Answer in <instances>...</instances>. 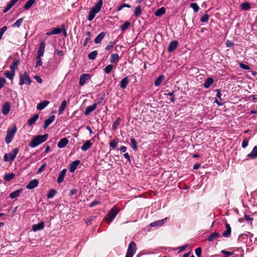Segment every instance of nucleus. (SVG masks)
<instances>
[{
  "instance_id": "nucleus-1",
  "label": "nucleus",
  "mask_w": 257,
  "mask_h": 257,
  "mask_svg": "<svg viewBox=\"0 0 257 257\" xmlns=\"http://www.w3.org/2000/svg\"><path fill=\"white\" fill-rule=\"evenodd\" d=\"M48 136L47 134L35 136L29 144V146L32 148L37 147L45 142L47 140Z\"/></svg>"
},
{
  "instance_id": "nucleus-2",
  "label": "nucleus",
  "mask_w": 257,
  "mask_h": 257,
  "mask_svg": "<svg viewBox=\"0 0 257 257\" xmlns=\"http://www.w3.org/2000/svg\"><path fill=\"white\" fill-rule=\"evenodd\" d=\"M17 130V128L16 125L13 126L11 128H8L6 137L5 138V142L7 144H9L12 142Z\"/></svg>"
},
{
  "instance_id": "nucleus-3",
  "label": "nucleus",
  "mask_w": 257,
  "mask_h": 257,
  "mask_svg": "<svg viewBox=\"0 0 257 257\" xmlns=\"http://www.w3.org/2000/svg\"><path fill=\"white\" fill-rule=\"evenodd\" d=\"M119 211V209L115 206L112 208L107 213V216L105 217L106 221L109 223L111 222L116 217Z\"/></svg>"
},
{
  "instance_id": "nucleus-4",
  "label": "nucleus",
  "mask_w": 257,
  "mask_h": 257,
  "mask_svg": "<svg viewBox=\"0 0 257 257\" xmlns=\"http://www.w3.org/2000/svg\"><path fill=\"white\" fill-rule=\"evenodd\" d=\"M19 152V149L16 148L14 149L12 153L5 154L4 156V160L5 162H10L13 161L16 157Z\"/></svg>"
},
{
  "instance_id": "nucleus-5",
  "label": "nucleus",
  "mask_w": 257,
  "mask_h": 257,
  "mask_svg": "<svg viewBox=\"0 0 257 257\" xmlns=\"http://www.w3.org/2000/svg\"><path fill=\"white\" fill-rule=\"evenodd\" d=\"M19 85L21 86L24 84L30 85L32 82L28 74L26 71H25L23 74H20L19 75Z\"/></svg>"
},
{
  "instance_id": "nucleus-6",
  "label": "nucleus",
  "mask_w": 257,
  "mask_h": 257,
  "mask_svg": "<svg viewBox=\"0 0 257 257\" xmlns=\"http://www.w3.org/2000/svg\"><path fill=\"white\" fill-rule=\"evenodd\" d=\"M137 249L136 244L134 241H131L128 246L125 257H133Z\"/></svg>"
},
{
  "instance_id": "nucleus-7",
  "label": "nucleus",
  "mask_w": 257,
  "mask_h": 257,
  "mask_svg": "<svg viewBox=\"0 0 257 257\" xmlns=\"http://www.w3.org/2000/svg\"><path fill=\"white\" fill-rule=\"evenodd\" d=\"M167 217H165V218L161 220H158L155 221L152 223H150V225L151 227H160L162 226L163 224L166 223L167 221Z\"/></svg>"
},
{
  "instance_id": "nucleus-8",
  "label": "nucleus",
  "mask_w": 257,
  "mask_h": 257,
  "mask_svg": "<svg viewBox=\"0 0 257 257\" xmlns=\"http://www.w3.org/2000/svg\"><path fill=\"white\" fill-rule=\"evenodd\" d=\"M91 78V75L90 74L85 73L82 74L79 79V85L80 86H83L86 82Z\"/></svg>"
},
{
  "instance_id": "nucleus-9",
  "label": "nucleus",
  "mask_w": 257,
  "mask_h": 257,
  "mask_svg": "<svg viewBox=\"0 0 257 257\" xmlns=\"http://www.w3.org/2000/svg\"><path fill=\"white\" fill-rule=\"evenodd\" d=\"M45 48V43L44 41L41 42L40 43L39 50L38 51L37 56L38 57H42L44 56Z\"/></svg>"
},
{
  "instance_id": "nucleus-10",
  "label": "nucleus",
  "mask_w": 257,
  "mask_h": 257,
  "mask_svg": "<svg viewBox=\"0 0 257 257\" xmlns=\"http://www.w3.org/2000/svg\"><path fill=\"white\" fill-rule=\"evenodd\" d=\"M39 181L37 179H34L29 182L27 185L26 188L28 189H33L38 186Z\"/></svg>"
},
{
  "instance_id": "nucleus-11",
  "label": "nucleus",
  "mask_w": 257,
  "mask_h": 257,
  "mask_svg": "<svg viewBox=\"0 0 257 257\" xmlns=\"http://www.w3.org/2000/svg\"><path fill=\"white\" fill-rule=\"evenodd\" d=\"M98 103L95 102L93 103L92 105L88 106L85 109V110L84 112L85 115H89L91 112L95 110Z\"/></svg>"
},
{
  "instance_id": "nucleus-12",
  "label": "nucleus",
  "mask_w": 257,
  "mask_h": 257,
  "mask_svg": "<svg viewBox=\"0 0 257 257\" xmlns=\"http://www.w3.org/2000/svg\"><path fill=\"white\" fill-rule=\"evenodd\" d=\"M103 5V1L99 0L98 2L91 8V10L98 13L100 12Z\"/></svg>"
},
{
  "instance_id": "nucleus-13",
  "label": "nucleus",
  "mask_w": 257,
  "mask_h": 257,
  "mask_svg": "<svg viewBox=\"0 0 257 257\" xmlns=\"http://www.w3.org/2000/svg\"><path fill=\"white\" fill-rule=\"evenodd\" d=\"M45 227L44 222L41 221L38 224H34L32 226V230L34 232H36L38 230H42Z\"/></svg>"
},
{
  "instance_id": "nucleus-14",
  "label": "nucleus",
  "mask_w": 257,
  "mask_h": 257,
  "mask_svg": "<svg viewBox=\"0 0 257 257\" xmlns=\"http://www.w3.org/2000/svg\"><path fill=\"white\" fill-rule=\"evenodd\" d=\"M66 172L67 170L66 169H63L60 172L57 179V182L58 183H61L63 181L66 175Z\"/></svg>"
},
{
  "instance_id": "nucleus-15",
  "label": "nucleus",
  "mask_w": 257,
  "mask_h": 257,
  "mask_svg": "<svg viewBox=\"0 0 257 257\" xmlns=\"http://www.w3.org/2000/svg\"><path fill=\"white\" fill-rule=\"evenodd\" d=\"M247 157L249 159H255L257 158V145L253 147L251 152L247 155Z\"/></svg>"
},
{
  "instance_id": "nucleus-16",
  "label": "nucleus",
  "mask_w": 257,
  "mask_h": 257,
  "mask_svg": "<svg viewBox=\"0 0 257 257\" xmlns=\"http://www.w3.org/2000/svg\"><path fill=\"white\" fill-rule=\"evenodd\" d=\"M178 45V42L177 41H173L169 45L168 51L169 52L174 51Z\"/></svg>"
},
{
  "instance_id": "nucleus-17",
  "label": "nucleus",
  "mask_w": 257,
  "mask_h": 257,
  "mask_svg": "<svg viewBox=\"0 0 257 257\" xmlns=\"http://www.w3.org/2000/svg\"><path fill=\"white\" fill-rule=\"evenodd\" d=\"M80 163V162L79 160H76L71 163L70 165V172L71 173L75 172Z\"/></svg>"
},
{
  "instance_id": "nucleus-18",
  "label": "nucleus",
  "mask_w": 257,
  "mask_h": 257,
  "mask_svg": "<svg viewBox=\"0 0 257 257\" xmlns=\"http://www.w3.org/2000/svg\"><path fill=\"white\" fill-rule=\"evenodd\" d=\"M69 143V140L66 138L61 139L57 144L59 148L61 149L65 147Z\"/></svg>"
},
{
  "instance_id": "nucleus-19",
  "label": "nucleus",
  "mask_w": 257,
  "mask_h": 257,
  "mask_svg": "<svg viewBox=\"0 0 257 257\" xmlns=\"http://www.w3.org/2000/svg\"><path fill=\"white\" fill-rule=\"evenodd\" d=\"M226 230L222 233L223 236L229 237L231 235V229L230 225L226 223L225 224Z\"/></svg>"
},
{
  "instance_id": "nucleus-20",
  "label": "nucleus",
  "mask_w": 257,
  "mask_h": 257,
  "mask_svg": "<svg viewBox=\"0 0 257 257\" xmlns=\"http://www.w3.org/2000/svg\"><path fill=\"white\" fill-rule=\"evenodd\" d=\"M55 115H51L48 119H46L44 122V128L45 129L47 128L55 120Z\"/></svg>"
},
{
  "instance_id": "nucleus-21",
  "label": "nucleus",
  "mask_w": 257,
  "mask_h": 257,
  "mask_svg": "<svg viewBox=\"0 0 257 257\" xmlns=\"http://www.w3.org/2000/svg\"><path fill=\"white\" fill-rule=\"evenodd\" d=\"M11 105L9 102H6L2 107V113L4 115H7L10 111Z\"/></svg>"
},
{
  "instance_id": "nucleus-22",
  "label": "nucleus",
  "mask_w": 257,
  "mask_h": 257,
  "mask_svg": "<svg viewBox=\"0 0 257 257\" xmlns=\"http://www.w3.org/2000/svg\"><path fill=\"white\" fill-rule=\"evenodd\" d=\"M49 103L50 102L48 100H44L37 104V109L38 110H42L44 109L49 104Z\"/></svg>"
},
{
  "instance_id": "nucleus-23",
  "label": "nucleus",
  "mask_w": 257,
  "mask_h": 257,
  "mask_svg": "<svg viewBox=\"0 0 257 257\" xmlns=\"http://www.w3.org/2000/svg\"><path fill=\"white\" fill-rule=\"evenodd\" d=\"M105 35L106 34L105 32H101L94 39V43L96 44L100 43L105 37Z\"/></svg>"
},
{
  "instance_id": "nucleus-24",
  "label": "nucleus",
  "mask_w": 257,
  "mask_h": 257,
  "mask_svg": "<svg viewBox=\"0 0 257 257\" xmlns=\"http://www.w3.org/2000/svg\"><path fill=\"white\" fill-rule=\"evenodd\" d=\"M214 82V80L212 78L209 77L206 79L203 83V86L205 88H209L212 85Z\"/></svg>"
},
{
  "instance_id": "nucleus-25",
  "label": "nucleus",
  "mask_w": 257,
  "mask_h": 257,
  "mask_svg": "<svg viewBox=\"0 0 257 257\" xmlns=\"http://www.w3.org/2000/svg\"><path fill=\"white\" fill-rule=\"evenodd\" d=\"M129 82V80L127 77H125L120 82V87L124 89L126 88L127 85H128Z\"/></svg>"
},
{
  "instance_id": "nucleus-26",
  "label": "nucleus",
  "mask_w": 257,
  "mask_h": 257,
  "mask_svg": "<svg viewBox=\"0 0 257 257\" xmlns=\"http://www.w3.org/2000/svg\"><path fill=\"white\" fill-rule=\"evenodd\" d=\"M92 145V143L91 142V141L88 140L86 141L83 145L82 146L81 149L83 151H87Z\"/></svg>"
},
{
  "instance_id": "nucleus-27",
  "label": "nucleus",
  "mask_w": 257,
  "mask_h": 257,
  "mask_svg": "<svg viewBox=\"0 0 257 257\" xmlns=\"http://www.w3.org/2000/svg\"><path fill=\"white\" fill-rule=\"evenodd\" d=\"M220 236V234L217 232L212 233L207 238V240L211 242L213 241Z\"/></svg>"
},
{
  "instance_id": "nucleus-28",
  "label": "nucleus",
  "mask_w": 257,
  "mask_h": 257,
  "mask_svg": "<svg viewBox=\"0 0 257 257\" xmlns=\"http://www.w3.org/2000/svg\"><path fill=\"white\" fill-rule=\"evenodd\" d=\"M39 115L38 114H36L33 116L30 117L28 120V124L30 126H31V125H33V124H34L36 122V121L38 120V119L39 118Z\"/></svg>"
},
{
  "instance_id": "nucleus-29",
  "label": "nucleus",
  "mask_w": 257,
  "mask_h": 257,
  "mask_svg": "<svg viewBox=\"0 0 257 257\" xmlns=\"http://www.w3.org/2000/svg\"><path fill=\"white\" fill-rule=\"evenodd\" d=\"M22 191L23 189H21L12 192L10 195V197L12 199H15L18 197L22 192Z\"/></svg>"
},
{
  "instance_id": "nucleus-30",
  "label": "nucleus",
  "mask_w": 257,
  "mask_h": 257,
  "mask_svg": "<svg viewBox=\"0 0 257 257\" xmlns=\"http://www.w3.org/2000/svg\"><path fill=\"white\" fill-rule=\"evenodd\" d=\"M67 105V101L64 100L62 101L59 108V114H61L65 110Z\"/></svg>"
},
{
  "instance_id": "nucleus-31",
  "label": "nucleus",
  "mask_w": 257,
  "mask_h": 257,
  "mask_svg": "<svg viewBox=\"0 0 257 257\" xmlns=\"http://www.w3.org/2000/svg\"><path fill=\"white\" fill-rule=\"evenodd\" d=\"M35 0H29L25 3L24 5V9L25 10L29 9L35 3Z\"/></svg>"
},
{
  "instance_id": "nucleus-32",
  "label": "nucleus",
  "mask_w": 257,
  "mask_h": 257,
  "mask_svg": "<svg viewBox=\"0 0 257 257\" xmlns=\"http://www.w3.org/2000/svg\"><path fill=\"white\" fill-rule=\"evenodd\" d=\"M166 12V9L164 7H162L158 9L155 13V15L157 17H160L164 14Z\"/></svg>"
},
{
  "instance_id": "nucleus-33",
  "label": "nucleus",
  "mask_w": 257,
  "mask_h": 257,
  "mask_svg": "<svg viewBox=\"0 0 257 257\" xmlns=\"http://www.w3.org/2000/svg\"><path fill=\"white\" fill-rule=\"evenodd\" d=\"M164 79V76L163 75H160L155 81L154 85L155 86H159L162 82Z\"/></svg>"
},
{
  "instance_id": "nucleus-34",
  "label": "nucleus",
  "mask_w": 257,
  "mask_h": 257,
  "mask_svg": "<svg viewBox=\"0 0 257 257\" xmlns=\"http://www.w3.org/2000/svg\"><path fill=\"white\" fill-rule=\"evenodd\" d=\"M118 59H119V56L117 54H116V53L112 54L110 56V62L111 63L117 62V61H118Z\"/></svg>"
},
{
  "instance_id": "nucleus-35",
  "label": "nucleus",
  "mask_w": 257,
  "mask_h": 257,
  "mask_svg": "<svg viewBox=\"0 0 257 257\" xmlns=\"http://www.w3.org/2000/svg\"><path fill=\"white\" fill-rule=\"evenodd\" d=\"M15 174H14L13 173L7 174L5 175V176L4 177V179L6 181H10L12 180L13 179H14V178L15 177Z\"/></svg>"
},
{
  "instance_id": "nucleus-36",
  "label": "nucleus",
  "mask_w": 257,
  "mask_h": 257,
  "mask_svg": "<svg viewBox=\"0 0 257 257\" xmlns=\"http://www.w3.org/2000/svg\"><path fill=\"white\" fill-rule=\"evenodd\" d=\"M120 121V117H117L112 124V129L113 130H115L117 128V127L119 125Z\"/></svg>"
},
{
  "instance_id": "nucleus-37",
  "label": "nucleus",
  "mask_w": 257,
  "mask_h": 257,
  "mask_svg": "<svg viewBox=\"0 0 257 257\" xmlns=\"http://www.w3.org/2000/svg\"><path fill=\"white\" fill-rule=\"evenodd\" d=\"M241 9L244 11H247L250 9V5L248 2H245L241 4Z\"/></svg>"
},
{
  "instance_id": "nucleus-38",
  "label": "nucleus",
  "mask_w": 257,
  "mask_h": 257,
  "mask_svg": "<svg viewBox=\"0 0 257 257\" xmlns=\"http://www.w3.org/2000/svg\"><path fill=\"white\" fill-rule=\"evenodd\" d=\"M5 76L10 80H13L15 76V72L13 71H6L5 72Z\"/></svg>"
},
{
  "instance_id": "nucleus-39",
  "label": "nucleus",
  "mask_w": 257,
  "mask_h": 257,
  "mask_svg": "<svg viewBox=\"0 0 257 257\" xmlns=\"http://www.w3.org/2000/svg\"><path fill=\"white\" fill-rule=\"evenodd\" d=\"M24 18L18 19L15 23L12 25L13 28H19L22 25Z\"/></svg>"
},
{
  "instance_id": "nucleus-40",
  "label": "nucleus",
  "mask_w": 257,
  "mask_h": 257,
  "mask_svg": "<svg viewBox=\"0 0 257 257\" xmlns=\"http://www.w3.org/2000/svg\"><path fill=\"white\" fill-rule=\"evenodd\" d=\"M190 7L192 8L195 13H197L200 10V8L198 4L196 3H193L190 4Z\"/></svg>"
},
{
  "instance_id": "nucleus-41",
  "label": "nucleus",
  "mask_w": 257,
  "mask_h": 257,
  "mask_svg": "<svg viewBox=\"0 0 257 257\" xmlns=\"http://www.w3.org/2000/svg\"><path fill=\"white\" fill-rule=\"evenodd\" d=\"M142 13V10L141 6H138L136 8L134 12V16L136 17H139Z\"/></svg>"
},
{
  "instance_id": "nucleus-42",
  "label": "nucleus",
  "mask_w": 257,
  "mask_h": 257,
  "mask_svg": "<svg viewBox=\"0 0 257 257\" xmlns=\"http://www.w3.org/2000/svg\"><path fill=\"white\" fill-rule=\"evenodd\" d=\"M96 14L97 13L91 9L88 16V20L89 21H92L95 17Z\"/></svg>"
},
{
  "instance_id": "nucleus-43",
  "label": "nucleus",
  "mask_w": 257,
  "mask_h": 257,
  "mask_svg": "<svg viewBox=\"0 0 257 257\" xmlns=\"http://www.w3.org/2000/svg\"><path fill=\"white\" fill-rule=\"evenodd\" d=\"M97 54V51L94 50L88 54V57L90 60H94L96 58Z\"/></svg>"
},
{
  "instance_id": "nucleus-44",
  "label": "nucleus",
  "mask_w": 257,
  "mask_h": 257,
  "mask_svg": "<svg viewBox=\"0 0 257 257\" xmlns=\"http://www.w3.org/2000/svg\"><path fill=\"white\" fill-rule=\"evenodd\" d=\"M18 63L19 60H16L12 63V64L10 66V69L11 71L15 72L16 70L17 69Z\"/></svg>"
},
{
  "instance_id": "nucleus-45",
  "label": "nucleus",
  "mask_w": 257,
  "mask_h": 257,
  "mask_svg": "<svg viewBox=\"0 0 257 257\" xmlns=\"http://www.w3.org/2000/svg\"><path fill=\"white\" fill-rule=\"evenodd\" d=\"M131 25L130 22H124L122 25L120 26V30L121 31H124L130 27Z\"/></svg>"
},
{
  "instance_id": "nucleus-46",
  "label": "nucleus",
  "mask_w": 257,
  "mask_h": 257,
  "mask_svg": "<svg viewBox=\"0 0 257 257\" xmlns=\"http://www.w3.org/2000/svg\"><path fill=\"white\" fill-rule=\"evenodd\" d=\"M131 144L132 148L135 150L136 151L137 150V143L136 142V140L134 138L131 139Z\"/></svg>"
},
{
  "instance_id": "nucleus-47",
  "label": "nucleus",
  "mask_w": 257,
  "mask_h": 257,
  "mask_svg": "<svg viewBox=\"0 0 257 257\" xmlns=\"http://www.w3.org/2000/svg\"><path fill=\"white\" fill-rule=\"evenodd\" d=\"M113 66L112 64L107 65L104 68V72L106 74H109L113 69Z\"/></svg>"
},
{
  "instance_id": "nucleus-48",
  "label": "nucleus",
  "mask_w": 257,
  "mask_h": 257,
  "mask_svg": "<svg viewBox=\"0 0 257 257\" xmlns=\"http://www.w3.org/2000/svg\"><path fill=\"white\" fill-rule=\"evenodd\" d=\"M56 193V191L54 189H51L47 194V198H52Z\"/></svg>"
},
{
  "instance_id": "nucleus-49",
  "label": "nucleus",
  "mask_w": 257,
  "mask_h": 257,
  "mask_svg": "<svg viewBox=\"0 0 257 257\" xmlns=\"http://www.w3.org/2000/svg\"><path fill=\"white\" fill-rule=\"evenodd\" d=\"M53 35H57L62 33L63 30L60 28H55L52 30Z\"/></svg>"
},
{
  "instance_id": "nucleus-50",
  "label": "nucleus",
  "mask_w": 257,
  "mask_h": 257,
  "mask_svg": "<svg viewBox=\"0 0 257 257\" xmlns=\"http://www.w3.org/2000/svg\"><path fill=\"white\" fill-rule=\"evenodd\" d=\"M115 44V41L109 42L108 44L106 46V47L105 48V50H106V51L109 50L111 48H112L113 47V46Z\"/></svg>"
},
{
  "instance_id": "nucleus-51",
  "label": "nucleus",
  "mask_w": 257,
  "mask_h": 257,
  "mask_svg": "<svg viewBox=\"0 0 257 257\" xmlns=\"http://www.w3.org/2000/svg\"><path fill=\"white\" fill-rule=\"evenodd\" d=\"M209 16L207 14H206L204 16H203L201 19H200V21L202 22V23H205V22H208V20H209Z\"/></svg>"
},
{
  "instance_id": "nucleus-52",
  "label": "nucleus",
  "mask_w": 257,
  "mask_h": 257,
  "mask_svg": "<svg viewBox=\"0 0 257 257\" xmlns=\"http://www.w3.org/2000/svg\"><path fill=\"white\" fill-rule=\"evenodd\" d=\"M117 145V142L116 140H114L109 143L110 148H112V149L115 148L116 147Z\"/></svg>"
},
{
  "instance_id": "nucleus-53",
  "label": "nucleus",
  "mask_w": 257,
  "mask_h": 257,
  "mask_svg": "<svg viewBox=\"0 0 257 257\" xmlns=\"http://www.w3.org/2000/svg\"><path fill=\"white\" fill-rule=\"evenodd\" d=\"M46 167V163H44V164H43L39 169L38 170H37V174H40L41 173H42L43 171H44V170L45 169V168Z\"/></svg>"
},
{
  "instance_id": "nucleus-54",
  "label": "nucleus",
  "mask_w": 257,
  "mask_h": 257,
  "mask_svg": "<svg viewBox=\"0 0 257 257\" xmlns=\"http://www.w3.org/2000/svg\"><path fill=\"white\" fill-rule=\"evenodd\" d=\"M18 1L19 0H11L7 6L11 9Z\"/></svg>"
},
{
  "instance_id": "nucleus-55",
  "label": "nucleus",
  "mask_w": 257,
  "mask_h": 257,
  "mask_svg": "<svg viewBox=\"0 0 257 257\" xmlns=\"http://www.w3.org/2000/svg\"><path fill=\"white\" fill-rule=\"evenodd\" d=\"M202 249L201 247H197L195 249V254L198 257H201Z\"/></svg>"
},
{
  "instance_id": "nucleus-56",
  "label": "nucleus",
  "mask_w": 257,
  "mask_h": 257,
  "mask_svg": "<svg viewBox=\"0 0 257 257\" xmlns=\"http://www.w3.org/2000/svg\"><path fill=\"white\" fill-rule=\"evenodd\" d=\"M36 60H37V62L36 64V67H39V66H41L42 65V61L41 57L39 58L38 57H36Z\"/></svg>"
},
{
  "instance_id": "nucleus-57",
  "label": "nucleus",
  "mask_w": 257,
  "mask_h": 257,
  "mask_svg": "<svg viewBox=\"0 0 257 257\" xmlns=\"http://www.w3.org/2000/svg\"><path fill=\"white\" fill-rule=\"evenodd\" d=\"M7 30V27L6 26H4L2 28L0 29V40L2 39L3 34Z\"/></svg>"
},
{
  "instance_id": "nucleus-58",
  "label": "nucleus",
  "mask_w": 257,
  "mask_h": 257,
  "mask_svg": "<svg viewBox=\"0 0 257 257\" xmlns=\"http://www.w3.org/2000/svg\"><path fill=\"white\" fill-rule=\"evenodd\" d=\"M174 91H173L172 92H169L168 94H165L166 95H169L170 97H171L170 99V101L172 102H174L175 101V97L174 95Z\"/></svg>"
},
{
  "instance_id": "nucleus-59",
  "label": "nucleus",
  "mask_w": 257,
  "mask_h": 257,
  "mask_svg": "<svg viewBox=\"0 0 257 257\" xmlns=\"http://www.w3.org/2000/svg\"><path fill=\"white\" fill-rule=\"evenodd\" d=\"M248 145V141L247 139H245L243 140L241 144L242 148H245Z\"/></svg>"
},
{
  "instance_id": "nucleus-60",
  "label": "nucleus",
  "mask_w": 257,
  "mask_h": 257,
  "mask_svg": "<svg viewBox=\"0 0 257 257\" xmlns=\"http://www.w3.org/2000/svg\"><path fill=\"white\" fill-rule=\"evenodd\" d=\"M100 203V202L98 200H95L92 201L89 205V206L91 208L95 206L96 205H98Z\"/></svg>"
},
{
  "instance_id": "nucleus-61",
  "label": "nucleus",
  "mask_w": 257,
  "mask_h": 257,
  "mask_svg": "<svg viewBox=\"0 0 257 257\" xmlns=\"http://www.w3.org/2000/svg\"><path fill=\"white\" fill-rule=\"evenodd\" d=\"M221 252L226 255V256H229V255H231L232 254H233L234 253L233 252H231V251H226V250H221Z\"/></svg>"
},
{
  "instance_id": "nucleus-62",
  "label": "nucleus",
  "mask_w": 257,
  "mask_h": 257,
  "mask_svg": "<svg viewBox=\"0 0 257 257\" xmlns=\"http://www.w3.org/2000/svg\"><path fill=\"white\" fill-rule=\"evenodd\" d=\"M239 66L241 68L246 70H248L250 69L248 65H245L243 63H240Z\"/></svg>"
},
{
  "instance_id": "nucleus-63",
  "label": "nucleus",
  "mask_w": 257,
  "mask_h": 257,
  "mask_svg": "<svg viewBox=\"0 0 257 257\" xmlns=\"http://www.w3.org/2000/svg\"><path fill=\"white\" fill-rule=\"evenodd\" d=\"M6 81L4 78L1 77L0 78V89L3 87L5 84L6 83Z\"/></svg>"
},
{
  "instance_id": "nucleus-64",
  "label": "nucleus",
  "mask_w": 257,
  "mask_h": 257,
  "mask_svg": "<svg viewBox=\"0 0 257 257\" xmlns=\"http://www.w3.org/2000/svg\"><path fill=\"white\" fill-rule=\"evenodd\" d=\"M244 218L246 221L250 223L251 224H252V218H251L249 215L245 214Z\"/></svg>"
}]
</instances>
